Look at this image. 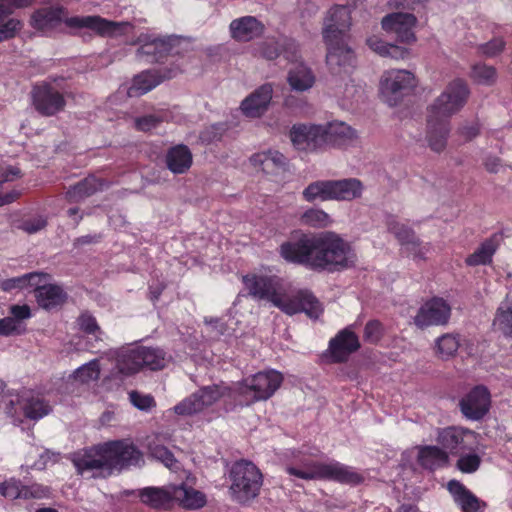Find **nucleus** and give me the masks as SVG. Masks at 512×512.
Returning <instances> with one entry per match:
<instances>
[{
    "instance_id": "obj_61",
    "label": "nucleus",
    "mask_w": 512,
    "mask_h": 512,
    "mask_svg": "<svg viewBox=\"0 0 512 512\" xmlns=\"http://www.w3.org/2000/svg\"><path fill=\"white\" fill-rule=\"evenodd\" d=\"M0 289L4 292L11 293L13 291H20L26 289L25 279L23 275L13 278H8L0 281Z\"/></svg>"
},
{
    "instance_id": "obj_28",
    "label": "nucleus",
    "mask_w": 512,
    "mask_h": 512,
    "mask_svg": "<svg viewBox=\"0 0 512 512\" xmlns=\"http://www.w3.org/2000/svg\"><path fill=\"white\" fill-rule=\"evenodd\" d=\"M105 185L106 181L104 179L89 175L75 185L70 186L66 191L65 199L70 203H79L96 192L102 191Z\"/></svg>"
},
{
    "instance_id": "obj_59",
    "label": "nucleus",
    "mask_w": 512,
    "mask_h": 512,
    "mask_svg": "<svg viewBox=\"0 0 512 512\" xmlns=\"http://www.w3.org/2000/svg\"><path fill=\"white\" fill-rule=\"evenodd\" d=\"M23 277L25 279L26 289L33 287L35 292L38 287H42V283L46 284L45 282L51 278L50 274L38 271L23 274Z\"/></svg>"
},
{
    "instance_id": "obj_13",
    "label": "nucleus",
    "mask_w": 512,
    "mask_h": 512,
    "mask_svg": "<svg viewBox=\"0 0 512 512\" xmlns=\"http://www.w3.org/2000/svg\"><path fill=\"white\" fill-rule=\"evenodd\" d=\"M451 317V306L441 297H432L418 309L414 317L417 327L424 329L430 326L446 325Z\"/></svg>"
},
{
    "instance_id": "obj_22",
    "label": "nucleus",
    "mask_w": 512,
    "mask_h": 512,
    "mask_svg": "<svg viewBox=\"0 0 512 512\" xmlns=\"http://www.w3.org/2000/svg\"><path fill=\"white\" fill-rule=\"evenodd\" d=\"M266 27L255 16H242L230 22L229 32L233 40L239 43H247L258 39L265 33Z\"/></svg>"
},
{
    "instance_id": "obj_58",
    "label": "nucleus",
    "mask_w": 512,
    "mask_h": 512,
    "mask_svg": "<svg viewBox=\"0 0 512 512\" xmlns=\"http://www.w3.org/2000/svg\"><path fill=\"white\" fill-rule=\"evenodd\" d=\"M163 121L161 116L148 114L135 119V127L139 131L148 132L156 128Z\"/></svg>"
},
{
    "instance_id": "obj_25",
    "label": "nucleus",
    "mask_w": 512,
    "mask_h": 512,
    "mask_svg": "<svg viewBox=\"0 0 512 512\" xmlns=\"http://www.w3.org/2000/svg\"><path fill=\"white\" fill-rule=\"evenodd\" d=\"M273 87L271 83H265L246 97L241 103L243 114L250 118L261 117L268 109L272 100Z\"/></svg>"
},
{
    "instance_id": "obj_48",
    "label": "nucleus",
    "mask_w": 512,
    "mask_h": 512,
    "mask_svg": "<svg viewBox=\"0 0 512 512\" xmlns=\"http://www.w3.org/2000/svg\"><path fill=\"white\" fill-rule=\"evenodd\" d=\"M457 456L459 458L456 462V467L462 473L472 474L480 468L482 460L478 454L472 451H467Z\"/></svg>"
},
{
    "instance_id": "obj_20",
    "label": "nucleus",
    "mask_w": 512,
    "mask_h": 512,
    "mask_svg": "<svg viewBox=\"0 0 512 512\" xmlns=\"http://www.w3.org/2000/svg\"><path fill=\"white\" fill-rule=\"evenodd\" d=\"M361 347L359 337L351 326L340 330L335 337L330 339L328 350L333 363H344L349 356Z\"/></svg>"
},
{
    "instance_id": "obj_43",
    "label": "nucleus",
    "mask_w": 512,
    "mask_h": 512,
    "mask_svg": "<svg viewBox=\"0 0 512 512\" xmlns=\"http://www.w3.org/2000/svg\"><path fill=\"white\" fill-rule=\"evenodd\" d=\"M22 409L24 416L30 420H39L52 411L49 402L40 397L26 399Z\"/></svg>"
},
{
    "instance_id": "obj_54",
    "label": "nucleus",
    "mask_w": 512,
    "mask_h": 512,
    "mask_svg": "<svg viewBox=\"0 0 512 512\" xmlns=\"http://www.w3.org/2000/svg\"><path fill=\"white\" fill-rule=\"evenodd\" d=\"M47 226V218L44 216H36L24 219L17 225V228L28 233L34 234Z\"/></svg>"
},
{
    "instance_id": "obj_30",
    "label": "nucleus",
    "mask_w": 512,
    "mask_h": 512,
    "mask_svg": "<svg viewBox=\"0 0 512 512\" xmlns=\"http://www.w3.org/2000/svg\"><path fill=\"white\" fill-rule=\"evenodd\" d=\"M250 162L255 167H260L265 174H278L286 167V157L276 150H268L255 153L251 156Z\"/></svg>"
},
{
    "instance_id": "obj_15",
    "label": "nucleus",
    "mask_w": 512,
    "mask_h": 512,
    "mask_svg": "<svg viewBox=\"0 0 512 512\" xmlns=\"http://www.w3.org/2000/svg\"><path fill=\"white\" fill-rule=\"evenodd\" d=\"M108 461V471L112 469H123L137 465L141 460V453L133 443L126 440H115L105 443V450Z\"/></svg>"
},
{
    "instance_id": "obj_41",
    "label": "nucleus",
    "mask_w": 512,
    "mask_h": 512,
    "mask_svg": "<svg viewBox=\"0 0 512 512\" xmlns=\"http://www.w3.org/2000/svg\"><path fill=\"white\" fill-rule=\"evenodd\" d=\"M174 499L186 509H199L206 504V497L202 492L183 485L173 489Z\"/></svg>"
},
{
    "instance_id": "obj_44",
    "label": "nucleus",
    "mask_w": 512,
    "mask_h": 512,
    "mask_svg": "<svg viewBox=\"0 0 512 512\" xmlns=\"http://www.w3.org/2000/svg\"><path fill=\"white\" fill-rule=\"evenodd\" d=\"M494 324L504 335L512 337V297L509 295L498 307Z\"/></svg>"
},
{
    "instance_id": "obj_55",
    "label": "nucleus",
    "mask_w": 512,
    "mask_h": 512,
    "mask_svg": "<svg viewBox=\"0 0 512 512\" xmlns=\"http://www.w3.org/2000/svg\"><path fill=\"white\" fill-rule=\"evenodd\" d=\"M151 455L161 461L167 468H175L177 460L174 454L165 446L156 445L151 448Z\"/></svg>"
},
{
    "instance_id": "obj_36",
    "label": "nucleus",
    "mask_w": 512,
    "mask_h": 512,
    "mask_svg": "<svg viewBox=\"0 0 512 512\" xmlns=\"http://www.w3.org/2000/svg\"><path fill=\"white\" fill-rule=\"evenodd\" d=\"M325 145L342 146L356 137V131L344 122H333L324 126Z\"/></svg>"
},
{
    "instance_id": "obj_38",
    "label": "nucleus",
    "mask_w": 512,
    "mask_h": 512,
    "mask_svg": "<svg viewBox=\"0 0 512 512\" xmlns=\"http://www.w3.org/2000/svg\"><path fill=\"white\" fill-rule=\"evenodd\" d=\"M170 45L164 40L154 39L146 42L137 50V56L145 58L147 62H163L170 53Z\"/></svg>"
},
{
    "instance_id": "obj_6",
    "label": "nucleus",
    "mask_w": 512,
    "mask_h": 512,
    "mask_svg": "<svg viewBox=\"0 0 512 512\" xmlns=\"http://www.w3.org/2000/svg\"><path fill=\"white\" fill-rule=\"evenodd\" d=\"M363 191L362 182L356 178L341 180H318L310 183L302 192L307 202L316 200L351 201L359 198Z\"/></svg>"
},
{
    "instance_id": "obj_56",
    "label": "nucleus",
    "mask_w": 512,
    "mask_h": 512,
    "mask_svg": "<svg viewBox=\"0 0 512 512\" xmlns=\"http://www.w3.org/2000/svg\"><path fill=\"white\" fill-rule=\"evenodd\" d=\"M383 336V326L378 320H370L364 328V340L376 344Z\"/></svg>"
},
{
    "instance_id": "obj_50",
    "label": "nucleus",
    "mask_w": 512,
    "mask_h": 512,
    "mask_svg": "<svg viewBox=\"0 0 512 512\" xmlns=\"http://www.w3.org/2000/svg\"><path fill=\"white\" fill-rule=\"evenodd\" d=\"M100 375V365L97 359L82 365L74 372L76 380L82 383H88L92 380H97Z\"/></svg>"
},
{
    "instance_id": "obj_21",
    "label": "nucleus",
    "mask_w": 512,
    "mask_h": 512,
    "mask_svg": "<svg viewBox=\"0 0 512 512\" xmlns=\"http://www.w3.org/2000/svg\"><path fill=\"white\" fill-rule=\"evenodd\" d=\"M49 488L42 484L23 485L21 480L11 477L0 483V495L11 499H42L48 497Z\"/></svg>"
},
{
    "instance_id": "obj_4",
    "label": "nucleus",
    "mask_w": 512,
    "mask_h": 512,
    "mask_svg": "<svg viewBox=\"0 0 512 512\" xmlns=\"http://www.w3.org/2000/svg\"><path fill=\"white\" fill-rule=\"evenodd\" d=\"M350 26L349 6L335 5L328 11L322 36L327 46L326 63L334 75L350 74L356 65L355 53L346 41Z\"/></svg>"
},
{
    "instance_id": "obj_52",
    "label": "nucleus",
    "mask_w": 512,
    "mask_h": 512,
    "mask_svg": "<svg viewBox=\"0 0 512 512\" xmlns=\"http://www.w3.org/2000/svg\"><path fill=\"white\" fill-rule=\"evenodd\" d=\"M505 45L506 43L502 38H493L489 42L479 45L478 52L487 58H492L499 55L504 50Z\"/></svg>"
},
{
    "instance_id": "obj_60",
    "label": "nucleus",
    "mask_w": 512,
    "mask_h": 512,
    "mask_svg": "<svg viewBox=\"0 0 512 512\" xmlns=\"http://www.w3.org/2000/svg\"><path fill=\"white\" fill-rule=\"evenodd\" d=\"M20 334H22L20 323H17L14 318L4 317L0 319V336L9 337Z\"/></svg>"
},
{
    "instance_id": "obj_49",
    "label": "nucleus",
    "mask_w": 512,
    "mask_h": 512,
    "mask_svg": "<svg viewBox=\"0 0 512 512\" xmlns=\"http://www.w3.org/2000/svg\"><path fill=\"white\" fill-rule=\"evenodd\" d=\"M78 325L81 331L88 335H93L96 341L102 340L100 335L103 334L96 318L88 311L81 313L78 317Z\"/></svg>"
},
{
    "instance_id": "obj_32",
    "label": "nucleus",
    "mask_w": 512,
    "mask_h": 512,
    "mask_svg": "<svg viewBox=\"0 0 512 512\" xmlns=\"http://www.w3.org/2000/svg\"><path fill=\"white\" fill-rule=\"evenodd\" d=\"M140 501L152 509L161 510L170 506L173 492L164 487L148 486L138 491Z\"/></svg>"
},
{
    "instance_id": "obj_47",
    "label": "nucleus",
    "mask_w": 512,
    "mask_h": 512,
    "mask_svg": "<svg viewBox=\"0 0 512 512\" xmlns=\"http://www.w3.org/2000/svg\"><path fill=\"white\" fill-rule=\"evenodd\" d=\"M460 347L458 334H444L436 340L437 353L444 359L456 354Z\"/></svg>"
},
{
    "instance_id": "obj_51",
    "label": "nucleus",
    "mask_w": 512,
    "mask_h": 512,
    "mask_svg": "<svg viewBox=\"0 0 512 512\" xmlns=\"http://www.w3.org/2000/svg\"><path fill=\"white\" fill-rule=\"evenodd\" d=\"M22 27V22L16 18H9L5 22L0 21V43L13 39Z\"/></svg>"
},
{
    "instance_id": "obj_14",
    "label": "nucleus",
    "mask_w": 512,
    "mask_h": 512,
    "mask_svg": "<svg viewBox=\"0 0 512 512\" xmlns=\"http://www.w3.org/2000/svg\"><path fill=\"white\" fill-rule=\"evenodd\" d=\"M242 283L251 297L258 300H267L273 305L281 288V280L276 275L250 273L242 277Z\"/></svg>"
},
{
    "instance_id": "obj_62",
    "label": "nucleus",
    "mask_w": 512,
    "mask_h": 512,
    "mask_svg": "<svg viewBox=\"0 0 512 512\" xmlns=\"http://www.w3.org/2000/svg\"><path fill=\"white\" fill-rule=\"evenodd\" d=\"M11 318H14L17 323L21 320L29 319L31 317V309L27 304L24 305H12L9 309Z\"/></svg>"
},
{
    "instance_id": "obj_12",
    "label": "nucleus",
    "mask_w": 512,
    "mask_h": 512,
    "mask_svg": "<svg viewBox=\"0 0 512 512\" xmlns=\"http://www.w3.org/2000/svg\"><path fill=\"white\" fill-rule=\"evenodd\" d=\"M491 407V393L484 385L474 386L459 401L463 416L472 421L483 419Z\"/></svg>"
},
{
    "instance_id": "obj_27",
    "label": "nucleus",
    "mask_w": 512,
    "mask_h": 512,
    "mask_svg": "<svg viewBox=\"0 0 512 512\" xmlns=\"http://www.w3.org/2000/svg\"><path fill=\"white\" fill-rule=\"evenodd\" d=\"M193 164V155L185 144L171 146L165 154V165L173 174L186 173Z\"/></svg>"
},
{
    "instance_id": "obj_57",
    "label": "nucleus",
    "mask_w": 512,
    "mask_h": 512,
    "mask_svg": "<svg viewBox=\"0 0 512 512\" xmlns=\"http://www.w3.org/2000/svg\"><path fill=\"white\" fill-rule=\"evenodd\" d=\"M129 399L136 408L143 411L150 410L156 406V402L153 396L150 394L144 395L135 390L129 393Z\"/></svg>"
},
{
    "instance_id": "obj_17",
    "label": "nucleus",
    "mask_w": 512,
    "mask_h": 512,
    "mask_svg": "<svg viewBox=\"0 0 512 512\" xmlns=\"http://www.w3.org/2000/svg\"><path fill=\"white\" fill-rule=\"evenodd\" d=\"M259 55L268 61L283 56L287 62L294 63L300 59L298 43L288 37L268 38L258 44Z\"/></svg>"
},
{
    "instance_id": "obj_34",
    "label": "nucleus",
    "mask_w": 512,
    "mask_h": 512,
    "mask_svg": "<svg viewBox=\"0 0 512 512\" xmlns=\"http://www.w3.org/2000/svg\"><path fill=\"white\" fill-rule=\"evenodd\" d=\"M115 367L124 376H131L142 370L139 347L127 348L118 352Z\"/></svg>"
},
{
    "instance_id": "obj_5",
    "label": "nucleus",
    "mask_w": 512,
    "mask_h": 512,
    "mask_svg": "<svg viewBox=\"0 0 512 512\" xmlns=\"http://www.w3.org/2000/svg\"><path fill=\"white\" fill-rule=\"evenodd\" d=\"M63 7H44L36 10L31 16V25L36 30L49 32L56 29L62 22L70 29H87L101 37H112L120 32L122 23L108 20L99 15L72 16L63 19Z\"/></svg>"
},
{
    "instance_id": "obj_39",
    "label": "nucleus",
    "mask_w": 512,
    "mask_h": 512,
    "mask_svg": "<svg viewBox=\"0 0 512 512\" xmlns=\"http://www.w3.org/2000/svg\"><path fill=\"white\" fill-rule=\"evenodd\" d=\"M368 47L382 57L393 59H405L409 56L410 50L395 44L387 43L378 36H371L366 40Z\"/></svg>"
},
{
    "instance_id": "obj_3",
    "label": "nucleus",
    "mask_w": 512,
    "mask_h": 512,
    "mask_svg": "<svg viewBox=\"0 0 512 512\" xmlns=\"http://www.w3.org/2000/svg\"><path fill=\"white\" fill-rule=\"evenodd\" d=\"M470 90L462 79L450 82L442 94L428 108L426 140L429 148L442 152L450 133V117L467 102Z\"/></svg>"
},
{
    "instance_id": "obj_63",
    "label": "nucleus",
    "mask_w": 512,
    "mask_h": 512,
    "mask_svg": "<svg viewBox=\"0 0 512 512\" xmlns=\"http://www.w3.org/2000/svg\"><path fill=\"white\" fill-rule=\"evenodd\" d=\"M459 133L465 138L466 141H470L479 135L480 126L478 123L466 125L459 129Z\"/></svg>"
},
{
    "instance_id": "obj_42",
    "label": "nucleus",
    "mask_w": 512,
    "mask_h": 512,
    "mask_svg": "<svg viewBox=\"0 0 512 512\" xmlns=\"http://www.w3.org/2000/svg\"><path fill=\"white\" fill-rule=\"evenodd\" d=\"M388 230L395 235L401 245H411L413 248L420 245V240L415 232L407 225L398 222L395 217L387 219Z\"/></svg>"
},
{
    "instance_id": "obj_19",
    "label": "nucleus",
    "mask_w": 512,
    "mask_h": 512,
    "mask_svg": "<svg viewBox=\"0 0 512 512\" xmlns=\"http://www.w3.org/2000/svg\"><path fill=\"white\" fill-rule=\"evenodd\" d=\"M324 126L295 124L290 130L294 147L303 151H315L325 145Z\"/></svg>"
},
{
    "instance_id": "obj_35",
    "label": "nucleus",
    "mask_w": 512,
    "mask_h": 512,
    "mask_svg": "<svg viewBox=\"0 0 512 512\" xmlns=\"http://www.w3.org/2000/svg\"><path fill=\"white\" fill-rule=\"evenodd\" d=\"M287 82L291 87V90L304 92L313 87L315 83V76L309 67L300 63L290 69L287 76Z\"/></svg>"
},
{
    "instance_id": "obj_26",
    "label": "nucleus",
    "mask_w": 512,
    "mask_h": 512,
    "mask_svg": "<svg viewBox=\"0 0 512 512\" xmlns=\"http://www.w3.org/2000/svg\"><path fill=\"white\" fill-rule=\"evenodd\" d=\"M320 480H331L341 484L356 486L364 482V476L353 467L338 461L324 463Z\"/></svg>"
},
{
    "instance_id": "obj_46",
    "label": "nucleus",
    "mask_w": 512,
    "mask_h": 512,
    "mask_svg": "<svg viewBox=\"0 0 512 512\" xmlns=\"http://www.w3.org/2000/svg\"><path fill=\"white\" fill-rule=\"evenodd\" d=\"M300 222L313 228H325L330 225L331 219L324 210L310 208L301 215Z\"/></svg>"
},
{
    "instance_id": "obj_24",
    "label": "nucleus",
    "mask_w": 512,
    "mask_h": 512,
    "mask_svg": "<svg viewBox=\"0 0 512 512\" xmlns=\"http://www.w3.org/2000/svg\"><path fill=\"white\" fill-rule=\"evenodd\" d=\"M105 443L84 448L74 454L73 464L79 473L93 470L108 471L107 454Z\"/></svg>"
},
{
    "instance_id": "obj_10",
    "label": "nucleus",
    "mask_w": 512,
    "mask_h": 512,
    "mask_svg": "<svg viewBox=\"0 0 512 512\" xmlns=\"http://www.w3.org/2000/svg\"><path fill=\"white\" fill-rule=\"evenodd\" d=\"M32 104L42 116H54L64 110L66 101L63 94L49 83L34 85L31 91Z\"/></svg>"
},
{
    "instance_id": "obj_18",
    "label": "nucleus",
    "mask_w": 512,
    "mask_h": 512,
    "mask_svg": "<svg viewBox=\"0 0 512 512\" xmlns=\"http://www.w3.org/2000/svg\"><path fill=\"white\" fill-rule=\"evenodd\" d=\"M416 23L417 18L414 14L409 12H394L383 17L381 26L386 32H394L399 42L412 44L417 40L413 31Z\"/></svg>"
},
{
    "instance_id": "obj_7",
    "label": "nucleus",
    "mask_w": 512,
    "mask_h": 512,
    "mask_svg": "<svg viewBox=\"0 0 512 512\" xmlns=\"http://www.w3.org/2000/svg\"><path fill=\"white\" fill-rule=\"evenodd\" d=\"M233 499L245 504L259 495L263 484L261 471L252 462L240 460L233 464L229 474Z\"/></svg>"
},
{
    "instance_id": "obj_29",
    "label": "nucleus",
    "mask_w": 512,
    "mask_h": 512,
    "mask_svg": "<svg viewBox=\"0 0 512 512\" xmlns=\"http://www.w3.org/2000/svg\"><path fill=\"white\" fill-rule=\"evenodd\" d=\"M417 463L425 470L435 471L449 464V456L441 446L424 445L418 448Z\"/></svg>"
},
{
    "instance_id": "obj_23",
    "label": "nucleus",
    "mask_w": 512,
    "mask_h": 512,
    "mask_svg": "<svg viewBox=\"0 0 512 512\" xmlns=\"http://www.w3.org/2000/svg\"><path fill=\"white\" fill-rule=\"evenodd\" d=\"M446 488L462 512H484L487 507L485 501L478 498L459 480L451 479Z\"/></svg>"
},
{
    "instance_id": "obj_11",
    "label": "nucleus",
    "mask_w": 512,
    "mask_h": 512,
    "mask_svg": "<svg viewBox=\"0 0 512 512\" xmlns=\"http://www.w3.org/2000/svg\"><path fill=\"white\" fill-rule=\"evenodd\" d=\"M475 432L472 430L449 426L441 429L437 435L438 444L449 455H461L467 451H474Z\"/></svg>"
},
{
    "instance_id": "obj_8",
    "label": "nucleus",
    "mask_w": 512,
    "mask_h": 512,
    "mask_svg": "<svg viewBox=\"0 0 512 512\" xmlns=\"http://www.w3.org/2000/svg\"><path fill=\"white\" fill-rule=\"evenodd\" d=\"M274 306L289 316L305 313L311 319H318L324 312L321 302L308 289H300L290 296L279 293Z\"/></svg>"
},
{
    "instance_id": "obj_16",
    "label": "nucleus",
    "mask_w": 512,
    "mask_h": 512,
    "mask_svg": "<svg viewBox=\"0 0 512 512\" xmlns=\"http://www.w3.org/2000/svg\"><path fill=\"white\" fill-rule=\"evenodd\" d=\"M323 466V462L313 460L310 454L301 450H293L286 460L284 470L290 476L299 479L320 480Z\"/></svg>"
},
{
    "instance_id": "obj_31",
    "label": "nucleus",
    "mask_w": 512,
    "mask_h": 512,
    "mask_svg": "<svg viewBox=\"0 0 512 512\" xmlns=\"http://www.w3.org/2000/svg\"><path fill=\"white\" fill-rule=\"evenodd\" d=\"M500 240L501 236L499 234H493L485 239L472 254L467 256L465 259L466 265L475 267L491 264L493 256L500 245Z\"/></svg>"
},
{
    "instance_id": "obj_1",
    "label": "nucleus",
    "mask_w": 512,
    "mask_h": 512,
    "mask_svg": "<svg viewBox=\"0 0 512 512\" xmlns=\"http://www.w3.org/2000/svg\"><path fill=\"white\" fill-rule=\"evenodd\" d=\"M279 255L287 263L317 272L342 271L357 261L351 244L332 231L300 233L279 246Z\"/></svg>"
},
{
    "instance_id": "obj_33",
    "label": "nucleus",
    "mask_w": 512,
    "mask_h": 512,
    "mask_svg": "<svg viewBox=\"0 0 512 512\" xmlns=\"http://www.w3.org/2000/svg\"><path fill=\"white\" fill-rule=\"evenodd\" d=\"M36 300L40 307L50 310L64 304L67 293L57 284H43L36 290Z\"/></svg>"
},
{
    "instance_id": "obj_64",
    "label": "nucleus",
    "mask_w": 512,
    "mask_h": 512,
    "mask_svg": "<svg viewBox=\"0 0 512 512\" xmlns=\"http://www.w3.org/2000/svg\"><path fill=\"white\" fill-rule=\"evenodd\" d=\"M483 165L489 173H497L501 166V159L496 156H487L484 159Z\"/></svg>"
},
{
    "instance_id": "obj_53",
    "label": "nucleus",
    "mask_w": 512,
    "mask_h": 512,
    "mask_svg": "<svg viewBox=\"0 0 512 512\" xmlns=\"http://www.w3.org/2000/svg\"><path fill=\"white\" fill-rule=\"evenodd\" d=\"M34 0H0V21L14 13L16 9L32 5Z\"/></svg>"
},
{
    "instance_id": "obj_37",
    "label": "nucleus",
    "mask_w": 512,
    "mask_h": 512,
    "mask_svg": "<svg viewBox=\"0 0 512 512\" xmlns=\"http://www.w3.org/2000/svg\"><path fill=\"white\" fill-rule=\"evenodd\" d=\"M163 81V77L156 71L146 70L136 75L133 78V83L128 89V95L130 97H136L143 95Z\"/></svg>"
},
{
    "instance_id": "obj_2",
    "label": "nucleus",
    "mask_w": 512,
    "mask_h": 512,
    "mask_svg": "<svg viewBox=\"0 0 512 512\" xmlns=\"http://www.w3.org/2000/svg\"><path fill=\"white\" fill-rule=\"evenodd\" d=\"M283 375L269 369L234 383L232 386H205L192 393L173 407L179 416H192L209 408L220 399L230 401L234 406H249L270 399L283 383Z\"/></svg>"
},
{
    "instance_id": "obj_40",
    "label": "nucleus",
    "mask_w": 512,
    "mask_h": 512,
    "mask_svg": "<svg viewBox=\"0 0 512 512\" xmlns=\"http://www.w3.org/2000/svg\"><path fill=\"white\" fill-rule=\"evenodd\" d=\"M142 369L158 371L165 368L167 363L166 352L159 347L138 346Z\"/></svg>"
},
{
    "instance_id": "obj_45",
    "label": "nucleus",
    "mask_w": 512,
    "mask_h": 512,
    "mask_svg": "<svg viewBox=\"0 0 512 512\" xmlns=\"http://www.w3.org/2000/svg\"><path fill=\"white\" fill-rule=\"evenodd\" d=\"M470 78L477 84L492 86L497 79V71L493 66L476 63L471 67Z\"/></svg>"
},
{
    "instance_id": "obj_9",
    "label": "nucleus",
    "mask_w": 512,
    "mask_h": 512,
    "mask_svg": "<svg viewBox=\"0 0 512 512\" xmlns=\"http://www.w3.org/2000/svg\"><path fill=\"white\" fill-rule=\"evenodd\" d=\"M416 86L413 73L407 70H390L381 79L380 92L383 100L395 106L399 100Z\"/></svg>"
}]
</instances>
